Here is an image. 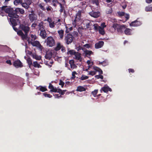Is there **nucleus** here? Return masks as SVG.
<instances>
[{
    "mask_svg": "<svg viewBox=\"0 0 152 152\" xmlns=\"http://www.w3.org/2000/svg\"><path fill=\"white\" fill-rule=\"evenodd\" d=\"M1 12H4L8 14V16L10 18H18L19 16L18 14H23L25 12L24 10L18 7L15 9L11 6L4 5L1 7Z\"/></svg>",
    "mask_w": 152,
    "mask_h": 152,
    "instance_id": "f257e3e1",
    "label": "nucleus"
},
{
    "mask_svg": "<svg viewBox=\"0 0 152 152\" xmlns=\"http://www.w3.org/2000/svg\"><path fill=\"white\" fill-rule=\"evenodd\" d=\"M48 88L50 89V92H57L62 95H63L65 92L67 91L66 90H62L60 88L57 89L56 87L54 88L51 83L49 84Z\"/></svg>",
    "mask_w": 152,
    "mask_h": 152,
    "instance_id": "f03ea898",
    "label": "nucleus"
},
{
    "mask_svg": "<svg viewBox=\"0 0 152 152\" xmlns=\"http://www.w3.org/2000/svg\"><path fill=\"white\" fill-rule=\"evenodd\" d=\"M47 45L50 47H52L55 44L54 39L52 37H48L46 40Z\"/></svg>",
    "mask_w": 152,
    "mask_h": 152,
    "instance_id": "7ed1b4c3",
    "label": "nucleus"
},
{
    "mask_svg": "<svg viewBox=\"0 0 152 152\" xmlns=\"http://www.w3.org/2000/svg\"><path fill=\"white\" fill-rule=\"evenodd\" d=\"M31 12V13L28 15L29 19L31 22H35L37 19V15L34 13L33 10H32Z\"/></svg>",
    "mask_w": 152,
    "mask_h": 152,
    "instance_id": "20e7f679",
    "label": "nucleus"
},
{
    "mask_svg": "<svg viewBox=\"0 0 152 152\" xmlns=\"http://www.w3.org/2000/svg\"><path fill=\"white\" fill-rule=\"evenodd\" d=\"M74 37L73 36L70 34H67L65 36V41L67 45L70 44L73 41Z\"/></svg>",
    "mask_w": 152,
    "mask_h": 152,
    "instance_id": "39448f33",
    "label": "nucleus"
},
{
    "mask_svg": "<svg viewBox=\"0 0 152 152\" xmlns=\"http://www.w3.org/2000/svg\"><path fill=\"white\" fill-rule=\"evenodd\" d=\"M20 29L23 31L24 33H28L30 30V27L27 25L23 24H20L19 26Z\"/></svg>",
    "mask_w": 152,
    "mask_h": 152,
    "instance_id": "423d86ee",
    "label": "nucleus"
},
{
    "mask_svg": "<svg viewBox=\"0 0 152 152\" xmlns=\"http://www.w3.org/2000/svg\"><path fill=\"white\" fill-rule=\"evenodd\" d=\"M31 44L33 46H35L38 48L41 51L43 49V47L40 44L39 42L38 41H35L34 42H31Z\"/></svg>",
    "mask_w": 152,
    "mask_h": 152,
    "instance_id": "0eeeda50",
    "label": "nucleus"
},
{
    "mask_svg": "<svg viewBox=\"0 0 152 152\" xmlns=\"http://www.w3.org/2000/svg\"><path fill=\"white\" fill-rule=\"evenodd\" d=\"M138 19L133 21L129 25L131 26H140L142 24V22L141 21L138 20Z\"/></svg>",
    "mask_w": 152,
    "mask_h": 152,
    "instance_id": "6e6552de",
    "label": "nucleus"
},
{
    "mask_svg": "<svg viewBox=\"0 0 152 152\" xmlns=\"http://www.w3.org/2000/svg\"><path fill=\"white\" fill-rule=\"evenodd\" d=\"M39 35L43 39H45L47 37V33L44 28H42L40 30Z\"/></svg>",
    "mask_w": 152,
    "mask_h": 152,
    "instance_id": "1a4fd4ad",
    "label": "nucleus"
},
{
    "mask_svg": "<svg viewBox=\"0 0 152 152\" xmlns=\"http://www.w3.org/2000/svg\"><path fill=\"white\" fill-rule=\"evenodd\" d=\"M13 65L16 67H21L23 66L22 63L19 60L14 61L13 63Z\"/></svg>",
    "mask_w": 152,
    "mask_h": 152,
    "instance_id": "9d476101",
    "label": "nucleus"
},
{
    "mask_svg": "<svg viewBox=\"0 0 152 152\" xmlns=\"http://www.w3.org/2000/svg\"><path fill=\"white\" fill-rule=\"evenodd\" d=\"M99 12H95L92 11L89 13V15L92 17L95 18H97L99 16Z\"/></svg>",
    "mask_w": 152,
    "mask_h": 152,
    "instance_id": "9b49d317",
    "label": "nucleus"
},
{
    "mask_svg": "<svg viewBox=\"0 0 152 152\" xmlns=\"http://www.w3.org/2000/svg\"><path fill=\"white\" fill-rule=\"evenodd\" d=\"M104 45V42L103 41H100L96 43L95 45V47L96 49H99L102 48Z\"/></svg>",
    "mask_w": 152,
    "mask_h": 152,
    "instance_id": "f8f14e48",
    "label": "nucleus"
},
{
    "mask_svg": "<svg viewBox=\"0 0 152 152\" xmlns=\"http://www.w3.org/2000/svg\"><path fill=\"white\" fill-rule=\"evenodd\" d=\"M100 91L101 92H102V91L105 93H107L109 91H112V89L108 86H104L101 88Z\"/></svg>",
    "mask_w": 152,
    "mask_h": 152,
    "instance_id": "ddd939ff",
    "label": "nucleus"
},
{
    "mask_svg": "<svg viewBox=\"0 0 152 152\" xmlns=\"http://www.w3.org/2000/svg\"><path fill=\"white\" fill-rule=\"evenodd\" d=\"M84 53L85 54V57H88V58H90V56L91 54H93V53L90 50H86L84 51Z\"/></svg>",
    "mask_w": 152,
    "mask_h": 152,
    "instance_id": "4468645a",
    "label": "nucleus"
},
{
    "mask_svg": "<svg viewBox=\"0 0 152 152\" xmlns=\"http://www.w3.org/2000/svg\"><path fill=\"white\" fill-rule=\"evenodd\" d=\"M13 18H10V20L12 25V26H15L17 25L16 20Z\"/></svg>",
    "mask_w": 152,
    "mask_h": 152,
    "instance_id": "2eb2a0df",
    "label": "nucleus"
},
{
    "mask_svg": "<svg viewBox=\"0 0 152 152\" xmlns=\"http://www.w3.org/2000/svg\"><path fill=\"white\" fill-rule=\"evenodd\" d=\"M119 26V28H118V32L122 33L124 31V29L126 28L125 26V25H120Z\"/></svg>",
    "mask_w": 152,
    "mask_h": 152,
    "instance_id": "dca6fc26",
    "label": "nucleus"
},
{
    "mask_svg": "<svg viewBox=\"0 0 152 152\" xmlns=\"http://www.w3.org/2000/svg\"><path fill=\"white\" fill-rule=\"evenodd\" d=\"M132 30L129 28H126L124 29V32L125 34L127 35H132Z\"/></svg>",
    "mask_w": 152,
    "mask_h": 152,
    "instance_id": "f3484780",
    "label": "nucleus"
},
{
    "mask_svg": "<svg viewBox=\"0 0 152 152\" xmlns=\"http://www.w3.org/2000/svg\"><path fill=\"white\" fill-rule=\"evenodd\" d=\"M74 55L76 59L79 60L80 62L81 61H82V58L81 57V54L80 53L76 52Z\"/></svg>",
    "mask_w": 152,
    "mask_h": 152,
    "instance_id": "a211bd4d",
    "label": "nucleus"
},
{
    "mask_svg": "<svg viewBox=\"0 0 152 152\" xmlns=\"http://www.w3.org/2000/svg\"><path fill=\"white\" fill-rule=\"evenodd\" d=\"M81 15V11L79 10L76 14V16L75 17V20H79L80 19Z\"/></svg>",
    "mask_w": 152,
    "mask_h": 152,
    "instance_id": "6ab92c4d",
    "label": "nucleus"
},
{
    "mask_svg": "<svg viewBox=\"0 0 152 152\" xmlns=\"http://www.w3.org/2000/svg\"><path fill=\"white\" fill-rule=\"evenodd\" d=\"M93 69L96 72H99V73L100 74H103L102 71L99 68L96 66H93Z\"/></svg>",
    "mask_w": 152,
    "mask_h": 152,
    "instance_id": "aec40b11",
    "label": "nucleus"
},
{
    "mask_svg": "<svg viewBox=\"0 0 152 152\" xmlns=\"http://www.w3.org/2000/svg\"><path fill=\"white\" fill-rule=\"evenodd\" d=\"M86 89L83 86H78L76 90V91H78L82 92L86 91Z\"/></svg>",
    "mask_w": 152,
    "mask_h": 152,
    "instance_id": "412c9836",
    "label": "nucleus"
},
{
    "mask_svg": "<svg viewBox=\"0 0 152 152\" xmlns=\"http://www.w3.org/2000/svg\"><path fill=\"white\" fill-rule=\"evenodd\" d=\"M60 38L61 39H63L64 37V31L63 30H61L58 31Z\"/></svg>",
    "mask_w": 152,
    "mask_h": 152,
    "instance_id": "4be33fe9",
    "label": "nucleus"
},
{
    "mask_svg": "<svg viewBox=\"0 0 152 152\" xmlns=\"http://www.w3.org/2000/svg\"><path fill=\"white\" fill-rule=\"evenodd\" d=\"M27 62L29 65V68H31V66L32 65V61L31 58L30 57L26 59Z\"/></svg>",
    "mask_w": 152,
    "mask_h": 152,
    "instance_id": "5701e85b",
    "label": "nucleus"
},
{
    "mask_svg": "<svg viewBox=\"0 0 152 152\" xmlns=\"http://www.w3.org/2000/svg\"><path fill=\"white\" fill-rule=\"evenodd\" d=\"M23 1V0H15L13 3L14 5L17 6L19 4H21Z\"/></svg>",
    "mask_w": 152,
    "mask_h": 152,
    "instance_id": "b1692460",
    "label": "nucleus"
},
{
    "mask_svg": "<svg viewBox=\"0 0 152 152\" xmlns=\"http://www.w3.org/2000/svg\"><path fill=\"white\" fill-rule=\"evenodd\" d=\"M99 29L98 31L99 33L102 35H104L105 34V31L104 28H102V27L100 26H99Z\"/></svg>",
    "mask_w": 152,
    "mask_h": 152,
    "instance_id": "393cba45",
    "label": "nucleus"
},
{
    "mask_svg": "<svg viewBox=\"0 0 152 152\" xmlns=\"http://www.w3.org/2000/svg\"><path fill=\"white\" fill-rule=\"evenodd\" d=\"M21 6L25 8L28 9L29 7L30 4L22 2L21 4Z\"/></svg>",
    "mask_w": 152,
    "mask_h": 152,
    "instance_id": "a878e982",
    "label": "nucleus"
},
{
    "mask_svg": "<svg viewBox=\"0 0 152 152\" xmlns=\"http://www.w3.org/2000/svg\"><path fill=\"white\" fill-rule=\"evenodd\" d=\"M120 25L117 23H114L113 24L112 27L113 28H114L115 30H117L118 31V30L119 28V26Z\"/></svg>",
    "mask_w": 152,
    "mask_h": 152,
    "instance_id": "bb28decb",
    "label": "nucleus"
},
{
    "mask_svg": "<svg viewBox=\"0 0 152 152\" xmlns=\"http://www.w3.org/2000/svg\"><path fill=\"white\" fill-rule=\"evenodd\" d=\"M45 57L46 59L50 60L52 57V55L50 53H46Z\"/></svg>",
    "mask_w": 152,
    "mask_h": 152,
    "instance_id": "cd10ccee",
    "label": "nucleus"
},
{
    "mask_svg": "<svg viewBox=\"0 0 152 152\" xmlns=\"http://www.w3.org/2000/svg\"><path fill=\"white\" fill-rule=\"evenodd\" d=\"M33 57L34 58L37 60H40L41 58V56H39L36 54L33 55Z\"/></svg>",
    "mask_w": 152,
    "mask_h": 152,
    "instance_id": "c85d7f7f",
    "label": "nucleus"
},
{
    "mask_svg": "<svg viewBox=\"0 0 152 152\" xmlns=\"http://www.w3.org/2000/svg\"><path fill=\"white\" fill-rule=\"evenodd\" d=\"M28 34V33H25V34L23 33L21 36L22 39L23 40L26 39L27 38Z\"/></svg>",
    "mask_w": 152,
    "mask_h": 152,
    "instance_id": "c756f323",
    "label": "nucleus"
},
{
    "mask_svg": "<svg viewBox=\"0 0 152 152\" xmlns=\"http://www.w3.org/2000/svg\"><path fill=\"white\" fill-rule=\"evenodd\" d=\"M61 46L62 45H61L60 43H58L56 47L54 48L55 50L56 51L59 50L61 49Z\"/></svg>",
    "mask_w": 152,
    "mask_h": 152,
    "instance_id": "7c9ffc66",
    "label": "nucleus"
},
{
    "mask_svg": "<svg viewBox=\"0 0 152 152\" xmlns=\"http://www.w3.org/2000/svg\"><path fill=\"white\" fill-rule=\"evenodd\" d=\"M145 10L146 12L152 11V6H149L146 7L145 8Z\"/></svg>",
    "mask_w": 152,
    "mask_h": 152,
    "instance_id": "2f4dec72",
    "label": "nucleus"
},
{
    "mask_svg": "<svg viewBox=\"0 0 152 152\" xmlns=\"http://www.w3.org/2000/svg\"><path fill=\"white\" fill-rule=\"evenodd\" d=\"M39 88L40 90L42 92H44L47 90V89L45 87H43L42 86H39Z\"/></svg>",
    "mask_w": 152,
    "mask_h": 152,
    "instance_id": "473e14b6",
    "label": "nucleus"
},
{
    "mask_svg": "<svg viewBox=\"0 0 152 152\" xmlns=\"http://www.w3.org/2000/svg\"><path fill=\"white\" fill-rule=\"evenodd\" d=\"M33 66L34 67L39 68L41 67V66L37 63V61L33 62Z\"/></svg>",
    "mask_w": 152,
    "mask_h": 152,
    "instance_id": "72a5a7b5",
    "label": "nucleus"
},
{
    "mask_svg": "<svg viewBox=\"0 0 152 152\" xmlns=\"http://www.w3.org/2000/svg\"><path fill=\"white\" fill-rule=\"evenodd\" d=\"M76 52L74 50H70L67 52V54H69L71 55H75Z\"/></svg>",
    "mask_w": 152,
    "mask_h": 152,
    "instance_id": "f704fd0d",
    "label": "nucleus"
},
{
    "mask_svg": "<svg viewBox=\"0 0 152 152\" xmlns=\"http://www.w3.org/2000/svg\"><path fill=\"white\" fill-rule=\"evenodd\" d=\"M88 77L87 76L85 75H82V76L80 78V80H85L88 79Z\"/></svg>",
    "mask_w": 152,
    "mask_h": 152,
    "instance_id": "c9c22d12",
    "label": "nucleus"
},
{
    "mask_svg": "<svg viewBox=\"0 0 152 152\" xmlns=\"http://www.w3.org/2000/svg\"><path fill=\"white\" fill-rule=\"evenodd\" d=\"M31 37L32 38L31 39V41H33L34 40L36 39L37 38V37L36 35H33V34H31Z\"/></svg>",
    "mask_w": 152,
    "mask_h": 152,
    "instance_id": "e433bc0d",
    "label": "nucleus"
},
{
    "mask_svg": "<svg viewBox=\"0 0 152 152\" xmlns=\"http://www.w3.org/2000/svg\"><path fill=\"white\" fill-rule=\"evenodd\" d=\"M43 23L42 22H41L38 25V26L39 28V30H41L42 28H44V26L43 25Z\"/></svg>",
    "mask_w": 152,
    "mask_h": 152,
    "instance_id": "4c0bfd02",
    "label": "nucleus"
},
{
    "mask_svg": "<svg viewBox=\"0 0 152 152\" xmlns=\"http://www.w3.org/2000/svg\"><path fill=\"white\" fill-rule=\"evenodd\" d=\"M66 30L65 32L66 33H68L69 31L72 30V27H71L68 28V27L66 26Z\"/></svg>",
    "mask_w": 152,
    "mask_h": 152,
    "instance_id": "58836bf2",
    "label": "nucleus"
},
{
    "mask_svg": "<svg viewBox=\"0 0 152 152\" xmlns=\"http://www.w3.org/2000/svg\"><path fill=\"white\" fill-rule=\"evenodd\" d=\"M94 29L96 31L99 30V26L97 24H96L94 25Z\"/></svg>",
    "mask_w": 152,
    "mask_h": 152,
    "instance_id": "ea45409f",
    "label": "nucleus"
},
{
    "mask_svg": "<svg viewBox=\"0 0 152 152\" xmlns=\"http://www.w3.org/2000/svg\"><path fill=\"white\" fill-rule=\"evenodd\" d=\"M117 13L119 17H122L125 15V12H124L119 11Z\"/></svg>",
    "mask_w": 152,
    "mask_h": 152,
    "instance_id": "a19ab883",
    "label": "nucleus"
},
{
    "mask_svg": "<svg viewBox=\"0 0 152 152\" xmlns=\"http://www.w3.org/2000/svg\"><path fill=\"white\" fill-rule=\"evenodd\" d=\"M98 91L97 90H95L94 91L92 92L91 94L94 97L96 96V95L97 94Z\"/></svg>",
    "mask_w": 152,
    "mask_h": 152,
    "instance_id": "79ce46f5",
    "label": "nucleus"
},
{
    "mask_svg": "<svg viewBox=\"0 0 152 152\" xmlns=\"http://www.w3.org/2000/svg\"><path fill=\"white\" fill-rule=\"evenodd\" d=\"M91 1L93 4H95L96 6L99 5L98 0H91Z\"/></svg>",
    "mask_w": 152,
    "mask_h": 152,
    "instance_id": "37998d69",
    "label": "nucleus"
},
{
    "mask_svg": "<svg viewBox=\"0 0 152 152\" xmlns=\"http://www.w3.org/2000/svg\"><path fill=\"white\" fill-rule=\"evenodd\" d=\"M23 2L31 5L32 3L31 0H23Z\"/></svg>",
    "mask_w": 152,
    "mask_h": 152,
    "instance_id": "c03bdc74",
    "label": "nucleus"
},
{
    "mask_svg": "<svg viewBox=\"0 0 152 152\" xmlns=\"http://www.w3.org/2000/svg\"><path fill=\"white\" fill-rule=\"evenodd\" d=\"M77 74V73L75 71H73L72 72V77H71L72 79H74L75 77V75Z\"/></svg>",
    "mask_w": 152,
    "mask_h": 152,
    "instance_id": "a18cd8bd",
    "label": "nucleus"
},
{
    "mask_svg": "<svg viewBox=\"0 0 152 152\" xmlns=\"http://www.w3.org/2000/svg\"><path fill=\"white\" fill-rule=\"evenodd\" d=\"M89 72L88 74L89 75H91L92 76H93L96 74V72L95 71H91L90 72Z\"/></svg>",
    "mask_w": 152,
    "mask_h": 152,
    "instance_id": "49530a36",
    "label": "nucleus"
},
{
    "mask_svg": "<svg viewBox=\"0 0 152 152\" xmlns=\"http://www.w3.org/2000/svg\"><path fill=\"white\" fill-rule=\"evenodd\" d=\"M43 95L45 97H47L49 98H51L52 97V96L51 95L49 94H47L46 93H44L43 94Z\"/></svg>",
    "mask_w": 152,
    "mask_h": 152,
    "instance_id": "de8ad7c7",
    "label": "nucleus"
},
{
    "mask_svg": "<svg viewBox=\"0 0 152 152\" xmlns=\"http://www.w3.org/2000/svg\"><path fill=\"white\" fill-rule=\"evenodd\" d=\"M95 77L97 79L100 78L102 79H103V76L102 75H96L95 76Z\"/></svg>",
    "mask_w": 152,
    "mask_h": 152,
    "instance_id": "09e8293b",
    "label": "nucleus"
},
{
    "mask_svg": "<svg viewBox=\"0 0 152 152\" xmlns=\"http://www.w3.org/2000/svg\"><path fill=\"white\" fill-rule=\"evenodd\" d=\"M64 83L61 80H60L59 85L61 86L62 88H63L64 85Z\"/></svg>",
    "mask_w": 152,
    "mask_h": 152,
    "instance_id": "8fccbe9b",
    "label": "nucleus"
},
{
    "mask_svg": "<svg viewBox=\"0 0 152 152\" xmlns=\"http://www.w3.org/2000/svg\"><path fill=\"white\" fill-rule=\"evenodd\" d=\"M53 2H55L56 3H58V4H59L61 8H62L63 7L62 4L61 3H59V2H58V1L57 0H53Z\"/></svg>",
    "mask_w": 152,
    "mask_h": 152,
    "instance_id": "3c124183",
    "label": "nucleus"
},
{
    "mask_svg": "<svg viewBox=\"0 0 152 152\" xmlns=\"http://www.w3.org/2000/svg\"><path fill=\"white\" fill-rule=\"evenodd\" d=\"M17 33L19 36H21L23 34L22 31L21 30H18V31H17Z\"/></svg>",
    "mask_w": 152,
    "mask_h": 152,
    "instance_id": "603ef678",
    "label": "nucleus"
},
{
    "mask_svg": "<svg viewBox=\"0 0 152 152\" xmlns=\"http://www.w3.org/2000/svg\"><path fill=\"white\" fill-rule=\"evenodd\" d=\"M108 64V63L107 61H102V66H105L107 65Z\"/></svg>",
    "mask_w": 152,
    "mask_h": 152,
    "instance_id": "864d4df0",
    "label": "nucleus"
},
{
    "mask_svg": "<svg viewBox=\"0 0 152 152\" xmlns=\"http://www.w3.org/2000/svg\"><path fill=\"white\" fill-rule=\"evenodd\" d=\"M49 26L50 28H53L55 27V23L54 22H49Z\"/></svg>",
    "mask_w": 152,
    "mask_h": 152,
    "instance_id": "5fc2aeb1",
    "label": "nucleus"
},
{
    "mask_svg": "<svg viewBox=\"0 0 152 152\" xmlns=\"http://www.w3.org/2000/svg\"><path fill=\"white\" fill-rule=\"evenodd\" d=\"M39 6L40 7V8L43 10L45 11L46 10L45 8L41 4H39Z\"/></svg>",
    "mask_w": 152,
    "mask_h": 152,
    "instance_id": "6e6d98bb",
    "label": "nucleus"
},
{
    "mask_svg": "<svg viewBox=\"0 0 152 152\" xmlns=\"http://www.w3.org/2000/svg\"><path fill=\"white\" fill-rule=\"evenodd\" d=\"M61 94L59 96L58 94H53V95L54 96H55L56 98H60L62 96H61Z\"/></svg>",
    "mask_w": 152,
    "mask_h": 152,
    "instance_id": "4d7b16f0",
    "label": "nucleus"
},
{
    "mask_svg": "<svg viewBox=\"0 0 152 152\" xmlns=\"http://www.w3.org/2000/svg\"><path fill=\"white\" fill-rule=\"evenodd\" d=\"M61 50L62 51L63 53L65 52L66 51V50L65 48L64 47H63V46L62 45L61 48Z\"/></svg>",
    "mask_w": 152,
    "mask_h": 152,
    "instance_id": "13d9d810",
    "label": "nucleus"
},
{
    "mask_svg": "<svg viewBox=\"0 0 152 152\" xmlns=\"http://www.w3.org/2000/svg\"><path fill=\"white\" fill-rule=\"evenodd\" d=\"M10 0H5V1L4 2V4L5 5H7L8 4V1Z\"/></svg>",
    "mask_w": 152,
    "mask_h": 152,
    "instance_id": "bf43d9fd",
    "label": "nucleus"
},
{
    "mask_svg": "<svg viewBox=\"0 0 152 152\" xmlns=\"http://www.w3.org/2000/svg\"><path fill=\"white\" fill-rule=\"evenodd\" d=\"M84 46L85 47H86L87 48H90V45L89 44H86L84 45Z\"/></svg>",
    "mask_w": 152,
    "mask_h": 152,
    "instance_id": "052dcab7",
    "label": "nucleus"
},
{
    "mask_svg": "<svg viewBox=\"0 0 152 152\" xmlns=\"http://www.w3.org/2000/svg\"><path fill=\"white\" fill-rule=\"evenodd\" d=\"M52 8L50 6H49L48 7H47L46 9L48 11H51Z\"/></svg>",
    "mask_w": 152,
    "mask_h": 152,
    "instance_id": "680f3d73",
    "label": "nucleus"
},
{
    "mask_svg": "<svg viewBox=\"0 0 152 152\" xmlns=\"http://www.w3.org/2000/svg\"><path fill=\"white\" fill-rule=\"evenodd\" d=\"M129 72V73H134V70L133 69H128Z\"/></svg>",
    "mask_w": 152,
    "mask_h": 152,
    "instance_id": "e2e57ef3",
    "label": "nucleus"
},
{
    "mask_svg": "<svg viewBox=\"0 0 152 152\" xmlns=\"http://www.w3.org/2000/svg\"><path fill=\"white\" fill-rule=\"evenodd\" d=\"M6 63L7 64H10V65H12V63H11V61L10 60H7L6 61Z\"/></svg>",
    "mask_w": 152,
    "mask_h": 152,
    "instance_id": "0e129e2a",
    "label": "nucleus"
},
{
    "mask_svg": "<svg viewBox=\"0 0 152 152\" xmlns=\"http://www.w3.org/2000/svg\"><path fill=\"white\" fill-rule=\"evenodd\" d=\"M73 34L74 36L76 37H77L78 35V33L76 31H74L73 32Z\"/></svg>",
    "mask_w": 152,
    "mask_h": 152,
    "instance_id": "69168bd1",
    "label": "nucleus"
},
{
    "mask_svg": "<svg viewBox=\"0 0 152 152\" xmlns=\"http://www.w3.org/2000/svg\"><path fill=\"white\" fill-rule=\"evenodd\" d=\"M101 26H102V28H104V27H106V25H105V23H102Z\"/></svg>",
    "mask_w": 152,
    "mask_h": 152,
    "instance_id": "338daca9",
    "label": "nucleus"
},
{
    "mask_svg": "<svg viewBox=\"0 0 152 152\" xmlns=\"http://www.w3.org/2000/svg\"><path fill=\"white\" fill-rule=\"evenodd\" d=\"M82 48L80 46H79L77 48V51H79L80 50L82 49Z\"/></svg>",
    "mask_w": 152,
    "mask_h": 152,
    "instance_id": "774afa93",
    "label": "nucleus"
}]
</instances>
